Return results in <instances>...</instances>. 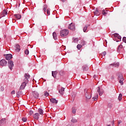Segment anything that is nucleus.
Here are the masks:
<instances>
[{
	"instance_id": "nucleus-1",
	"label": "nucleus",
	"mask_w": 126,
	"mask_h": 126,
	"mask_svg": "<svg viewBox=\"0 0 126 126\" xmlns=\"http://www.w3.org/2000/svg\"><path fill=\"white\" fill-rule=\"evenodd\" d=\"M25 78L24 79L23 82L20 87V89L21 90H23L25 88V86L28 83L29 80H28L30 78V75L28 73H25L24 75Z\"/></svg>"
},
{
	"instance_id": "nucleus-2",
	"label": "nucleus",
	"mask_w": 126,
	"mask_h": 126,
	"mask_svg": "<svg viewBox=\"0 0 126 126\" xmlns=\"http://www.w3.org/2000/svg\"><path fill=\"white\" fill-rule=\"evenodd\" d=\"M69 31L67 29L63 30L60 32V35L61 37H66L68 35Z\"/></svg>"
},
{
	"instance_id": "nucleus-3",
	"label": "nucleus",
	"mask_w": 126,
	"mask_h": 126,
	"mask_svg": "<svg viewBox=\"0 0 126 126\" xmlns=\"http://www.w3.org/2000/svg\"><path fill=\"white\" fill-rule=\"evenodd\" d=\"M118 79L121 85H124V76H123V74H120L118 76Z\"/></svg>"
},
{
	"instance_id": "nucleus-4",
	"label": "nucleus",
	"mask_w": 126,
	"mask_h": 126,
	"mask_svg": "<svg viewBox=\"0 0 126 126\" xmlns=\"http://www.w3.org/2000/svg\"><path fill=\"white\" fill-rule=\"evenodd\" d=\"M85 91V96L87 99L91 98V94H90V92L86 89L84 90Z\"/></svg>"
},
{
	"instance_id": "nucleus-5",
	"label": "nucleus",
	"mask_w": 126,
	"mask_h": 126,
	"mask_svg": "<svg viewBox=\"0 0 126 126\" xmlns=\"http://www.w3.org/2000/svg\"><path fill=\"white\" fill-rule=\"evenodd\" d=\"M8 65L9 68L11 70H12V68L13 66H14V64L13 63V61L10 60L8 62Z\"/></svg>"
},
{
	"instance_id": "nucleus-6",
	"label": "nucleus",
	"mask_w": 126,
	"mask_h": 126,
	"mask_svg": "<svg viewBox=\"0 0 126 126\" xmlns=\"http://www.w3.org/2000/svg\"><path fill=\"white\" fill-rule=\"evenodd\" d=\"M7 64V62L5 60L3 59L0 61V65L1 66H5Z\"/></svg>"
},
{
	"instance_id": "nucleus-7",
	"label": "nucleus",
	"mask_w": 126,
	"mask_h": 126,
	"mask_svg": "<svg viewBox=\"0 0 126 126\" xmlns=\"http://www.w3.org/2000/svg\"><path fill=\"white\" fill-rule=\"evenodd\" d=\"M68 29L70 30H72V31H74L75 30V25L74 24L71 23L68 27Z\"/></svg>"
},
{
	"instance_id": "nucleus-8",
	"label": "nucleus",
	"mask_w": 126,
	"mask_h": 126,
	"mask_svg": "<svg viewBox=\"0 0 126 126\" xmlns=\"http://www.w3.org/2000/svg\"><path fill=\"white\" fill-rule=\"evenodd\" d=\"M97 92L98 93L99 96H102L104 93V90L100 89V87L97 88Z\"/></svg>"
},
{
	"instance_id": "nucleus-9",
	"label": "nucleus",
	"mask_w": 126,
	"mask_h": 126,
	"mask_svg": "<svg viewBox=\"0 0 126 126\" xmlns=\"http://www.w3.org/2000/svg\"><path fill=\"white\" fill-rule=\"evenodd\" d=\"M33 97L35 98V99H38L39 98V93L36 91H33L32 93Z\"/></svg>"
},
{
	"instance_id": "nucleus-10",
	"label": "nucleus",
	"mask_w": 126,
	"mask_h": 126,
	"mask_svg": "<svg viewBox=\"0 0 126 126\" xmlns=\"http://www.w3.org/2000/svg\"><path fill=\"white\" fill-rule=\"evenodd\" d=\"M7 15V10L6 9L3 10L2 12L1 13L0 18H1V17H4V16H5Z\"/></svg>"
},
{
	"instance_id": "nucleus-11",
	"label": "nucleus",
	"mask_w": 126,
	"mask_h": 126,
	"mask_svg": "<svg viewBox=\"0 0 126 126\" xmlns=\"http://www.w3.org/2000/svg\"><path fill=\"white\" fill-rule=\"evenodd\" d=\"M109 66H113V67H118L120 66V63H113L110 64Z\"/></svg>"
},
{
	"instance_id": "nucleus-12",
	"label": "nucleus",
	"mask_w": 126,
	"mask_h": 126,
	"mask_svg": "<svg viewBox=\"0 0 126 126\" xmlns=\"http://www.w3.org/2000/svg\"><path fill=\"white\" fill-rule=\"evenodd\" d=\"M6 119L5 118H2L0 120V126H3L4 124V123H6Z\"/></svg>"
},
{
	"instance_id": "nucleus-13",
	"label": "nucleus",
	"mask_w": 126,
	"mask_h": 126,
	"mask_svg": "<svg viewBox=\"0 0 126 126\" xmlns=\"http://www.w3.org/2000/svg\"><path fill=\"white\" fill-rule=\"evenodd\" d=\"M124 51V48H123V45H120L119 46L118 48V53H122Z\"/></svg>"
},
{
	"instance_id": "nucleus-14",
	"label": "nucleus",
	"mask_w": 126,
	"mask_h": 126,
	"mask_svg": "<svg viewBox=\"0 0 126 126\" xmlns=\"http://www.w3.org/2000/svg\"><path fill=\"white\" fill-rule=\"evenodd\" d=\"M12 59V55L11 54H7L5 56V59L8 61V60H11Z\"/></svg>"
},
{
	"instance_id": "nucleus-15",
	"label": "nucleus",
	"mask_w": 126,
	"mask_h": 126,
	"mask_svg": "<svg viewBox=\"0 0 126 126\" xmlns=\"http://www.w3.org/2000/svg\"><path fill=\"white\" fill-rule=\"evenodd\" d=\"M39 117H40V114H39V113H35L33 116V117L35 119V120H38L39 119Z\"/></svg>"
},
{
	"instance_id": "nucleus-16",
	"label": "nucleus",
	"mask_w": 126,
	"mask_h": 126,
	"mask_svg": "<svg viewBox=\"0 0 126 126\" xmlns=\"http://www.w3.org/2000/svg\"><path fill=\"white\" fill-rule=\"evenodd\" d=\"M57 74H58V71H52V75L54 78H56V77H57Z\"/></svg>"
},
{
	"instance_id": "nucleus-17",
	"label": "nucleus",
	"mask_w": 126,
	"mask_h": 126,
	"mask_svg": "<svg viewBox=\"0 0 126 126\" xmlns=\"http://www.w3.org/2000/svg\"><path fill=\"white\" fill-rule=\"evenodd\" d=\"M59 93L60 94H61V95H63L64 93V88H61V89L59 90Z\"/></svg>"
},
{
	"instance_id": "nucleus-18",
	"label": "nucleus",
	"mask_w": 126,
	"mask_h": 126,
	"mask_svg": "<svg viewBox=\"0 0 126 126\" xmlns=\"http://www.w3.org/2000/svg\"><path fill=\"white\" fill-rule=\"evenodd\" d=\"M50 101H51L53 104H58V100H57L55 98H51Z\"/></svg>"
},
{
	"instance_id": "nucleus-19",
	"label": "nucleus",
	"mask_w": 126,
	"mask_h": 126,
	"mask_svg": "<svg viewBox=\"0 0 126 126\" xmlns=\"http://www.w3.org/2000/svg\"><path fill=\"white\" fill-rule=\"evenodd\" d=\"M94 12V14L96 15L97 16L100 15L101 14V12L99 11L97 9H96L95 11Z\"/></svg>"
},
{
	"instance_id": "nucleus-20",
	"label": "nucleus",
	"mask_w": 126,
	"mask_h": 126,
	"mask_svg": "<svg viewBox=\"0 0 126 126\" xmlns=\"http://www.w3.org/2000/svg\"><path fill=\"white\" fill-rule=\"evenodd\" d=\"M15 50L16 52H19V51H20V46L19 44L16 45Z\"/></svg>"
},
{
	"instance_id": "nucleus-21",
	"label": "nucleus",
	"mask_w": 126,
	"mask_h": 126,
	"mask_svg": "<svg viewBox=\"0 0 126 126\" xmlns=\"http://www.w3.org/2000/svg\"><path fill=\"white\" fill-rule=\"evenodd\" d=\"M14 16L15 17H16V18H17V19H21V15L20 14H16Z\"/></svg>"
},
{
	"instance_id": "nucleus-22",
	"label": "nucleus",
	"mask_w": 126,
	"mask_h": 126,
	"mask_svg": "<svg viewBox=\"0 0 126 126\" xmlns=\"http://www.w3.org/2000/svg\"><path fill=\"white\" fill-rule=\"evenodd\" d=\"M16 95H17V97H18V98H19V97H20V95H22V93L21 92V91H18L16 93Z\"/></svg>"
},
{
	"instance_id": "nucleus-23",
	"label": "nucleus",
	"mask_w": 126,
	"mask_h": 126,
	"mask_svg": "<svg viewBox=\"0 0 126 126\" xmlns=\"http://www.w3.org/2000/svg\"><path fill=\"white\" fill-rule=\"evenodd\" d=\"M107 108H109V109H112L113 108V103L109 102L107 104Z\"/></svg>"
},
{
	"instance_id": "nucleus-24",
	"label": "nucleus",
	"mask_w": 126,
	"mask_h": 126,
	"mask_svg": "<svg viewBox=\"0 0 126 126\" xmlns=\"http://www.w3.org/2000/svg\"><path fill=\"white\" fill-rule=\"evenodd\" d=\"M83 69L84 71H86L87 70H88V69H89V67H88L87 65H84L83 66Z\"/></svg>"
},
{
	"instance_id": "nucleus-25",
	"label": "nucleus",
	"mask_w": 126,
	"mask_h": 126,
	"mask_svg": "<svg viewBox=\"0 0 126 126\" xmlns=\"http://www.w3.org/2000/svg\"><path fill=\"white\" fill-rule=\"evenodd\" d=\"M90 26V25H86L85 27L83 28V31L84 32H86V30H87V28Z\"/></svg>"
},
{
	"instance_id": "nucleus-26",
	"label": "nucleus",
	"mask_w": 126,
	"mask_h": 126,
	"mask_svg": "<svg viewBox=\"0 0 126 126\" xmlns=\"http://www.w3.org/2000/svg\"><path fill=\"white\" fill-rule=\"evenodd\" d=\"M102 13L103 15L106 16V15H107V14H108V11L103 10L102 12Z\"/></svg>"
},
{
	"instance_id": "nucleus-27",
	"label": "nucleus",
	"mask_w": 126,
	"mask_h": 126,
	"mask_svg": "<svg viewBox=\"0 0 126 126\" xmlns=\"http://www.w3.org/2000/svg\"><path fill=\"white\" fill-rule=\"evenodd\" d=\"M53 37L54 40H57V33H56V32L53 33Z\"/></svg>"
},
{
	"instance_id": "nucleus-28",
	"label": "nucleus",
	"mask_w": 126,
	"mask_h": 126,
	"mask_svg": "<svg viewBox=\"0 0 126 126\" xmlns=\"http://www.w3.org/2000/svg\"><path fill=\"white\" fill-rule=\"evenodd\" d=\"M38 113L40 114V115H43V109H42L41 108H39L38 109Z\"/></svg>"
},
{
	"instance_id": "nucleus-29",
	"label": "nucleus",
	"mask_w": 126,
	"mask_h": 126,
	"mask_svg": "<svg viewBox=\"0 0 126 126\" xmlns=\"http://www.w3.org/2000/svg\"><path fill=\"white\" fill-rule=\"evenodd\" d=\"M81 44L82 46H84L85 45H86V42H85L84 40H82L81 41Z\"/></svg>"
},
{
	"instance_id": "nucleus-30",
	"label": "nucleus",
	"mask_w": 126,
	"mask_h": 126,
	"mask_svg": "<svg viewBox=\"0 0 126 126\" xmlns=\"http://www.w3.org/2000/svg\"><path fill=\"white\" fill-rule=\"evenodd\" d=\"M71 122L73 123V124H75V123H77V120H76L75 119H72L71 120Z\"/></svg>"
},
{
	"instance_id": "nucleus-31",
	"label": "nucleus",
	"mask_w": 126,
	"mask_h": 126,
	"mask_svg": "<svg viewBox=\"0 0 126 126\" xmlns=\"http://www.w3.org/2000/svg\"><path fill=\"white\" fill-rule=\"evenodd\" d=\"M93 99H94V101L97 100V99H98V94H96L95 96L93 97Z\"/></svg>"
},
{
	"instance_id": "nucleus-32",
	"label": "nucleus",
	"mask_w": 126,
	"mask_h": 126,
	"mask_svg": "<svg viewBox=\"0 0 126 126\" xmlns=\"http://www.w3.org/2000/svg\"><path fill=\"white\" fill-rule=\"evenodd\" d=\"M72 113L73 114H75V113H76V109H75V108L73 107L72 108Z\"/></svg>"
},
{
	"instance_id": "nucleus-33",
	"label": "nucleus",
	"mask_w": 126,
	"mask_h": 126,
	"mask_svg": "<svg viewBox=\"0 0 126 126\" xmlns=\"http://www.w3.org/2000/svg\"><path fill=\"white\" fill-rule=\"evenodd\" d=\"M82 47V45H81V44H78L77 46V49H78V50H80Z\"/></svg>"
},
{
	"instance_id": "nucleus-34",
	"label": "nucleus",
	"mask_w": 126,
	"mask_h": 126,
	"mask_svg": "<svg viewBox=\"0 0 126 126\" xmlns=\"http://www.w3.org/2000/svg\"><path fill=\"white\" fill-rule=\"evenodd\" d=\"M122 97H123V95L122 94H120L118 96V99L119 101H121V100H122Z\"/></svg>"
},
{
	"instance_id": "nucleus-35",
	"label": "nucleus",
	"mask_w": 126,
	"mask_h": 126,
	"mask_svg": "<svg viewBox=\"0 0 126 126\" xmlns=\"http://www.w3.org/2000/svg\"><path fill=\"white\" fill-rule=\"evenodd\" d=\"M106 55H107V53L106 52V51H104L102 53V54H100V56H103V57H105Z\"/></svg>"
},
{
	"instance_id": "nucleus-36",
	"label": "nucleus",
	"mask_w": 126,
	"mask_h": 126,
	"mask_svg": "<svg viewBox=\"0 0 126 126\" xmlns=\"http://www.w3.org/2000/svg\"><path fill=\"white\" fill-rule=\"evenodd\" d=\"M47 8H48V6H47V5H44L43 8V10L44 12H46V10H47Z\"/></svg>"
},
{
	"instance_id": "nucleus-37",
	"label": "nucleus",
	"mask_w": 126,
	"mask_h": 126,
	"mask_svg": "<svg viewBox=\"0 0 126 126\" xmlns=\"http://www.w3.org/2000/svg\"><path fill=\"white\" fill-rule=\"evenodd\" d=\"M25 53L26 55H29V50H28V49H26L25 51Z\"/></svg>"
},
{
	"instance_id": "nucleus-38",
	"label": "nucleus",
	"mask_w": 126,
	"mask_h": 126,
	"mask_svg": "<svg viewBox=\"0 0 126 126\" xmlns=\"http://www.w3.org/2000/svg\"><path fill=\"white\" fill-rule=\"evenodd\" d=\"M22 120L23 121V122L25 123L26 122H27V118H23L22 119Z\"/></svg>"
},
{
	"instance_id": "nucleus-39",
	"label": "nucleus",
	"mask_w": 126,
	"mask_h": 126,
	"mask_svg": "<svg viewBox=\"0 0 126 126\" xmlns=\"http://www.w3.org/2000/svg\"><path fill=\"white\" fill-rule=\"evenodd\" d=\"M113 35L115 38H118V36H119L120 34H119V33H114Z\"/></svg>"
},
{
	"instance_id": "nucleus-40",
	"label": "nucleus",
	"mask_w": 126,
	"mask_h": 126,
	"mask_svg": "<svg viewBox=\"0 0 126 126\" xmlns=\"http://www.w3.org/2000/svg\"><path fill=\"white\" fill-rule=\"evenodd\" d=\"M44 96L48 97V96H49V93H48L47 92H45L44 93Z\"/></svg>"
},
{
	"instance_id": "nucleus-41",
	"label": "nucleus",
	"mask_w": 126,
	"mask_h": 126,
	"mask_svg": "<svg viewBox=\"0 0 126 126\" xmlns=\"http://www.w3.org/2000/svg\"><path fill=\"white\" fill-rule=\"evenodd\" d=\"M123 42H124V43H126V37H123Z\"/></svg>"
},
{
	"instance_id": "nucleus-42",
	"label": "nucleus",
	"mask_w": 126,
	"mask_h": 126,
	"mask_svg": "<svg viewBox=\"0 0 126 126\" xmlns=\"http://www.w3.org/2000/svg\"><path fill=\"white\" fill-rule=\"evenodd\" d=\"M47 13L48 15H50V9L47 10Z\"/></svg>"
},
{
	"instance_id": "nucleus-43",
	"label": "nucleus",
	"mask_w": 126,
	"mask_h": 126,
	"mask_svg": "<svg viewBox=\"0 0 126 126\" xmlns=\"http://www.w3.org/2000/svg\"><path fill=\"white\" fill-rule=\"evenodd\" d=\"M74 43H77V42H78V38H75L74 40Z\"/></svg>"
},
{
	"instance_id": "nucleus-44",
	"label": "nucleus",
	"mask_w": 126,
	"mask_h": 126,
	"mask_svg": "<svg viewBox=\"0 0 126 126\" xmlns=\"http://www.w3.org/2000/svg\"><path fill=\"white\" fill-rule=\"evenodd\" d=\"M11 94H12V95H13V94H15V91H12L11 92Z\"/></svg>"
},
{
	"instance_id": "nucleus-45",
	"label": "nucleus",
	"mask_w": 126,
	"mask_h": 126,
	"mask_svg": "<svg viewBox=\"0 0 126 126\" xmlns=\"http://www.w3.org/2000/svg\"><path fill=\"white\" fill-rule=\"evenodd\" d=\"M117 38L118 39H119V40H120V41L121 40H122V36H121L120 35L118 36Z\"/></svg>"
},
{
	"instance_id": "nucleus-46",
	"label": "nucleus",
	"mask_w": 126,
	"mask_h": 126,
	"mask_svg": "<svg viewBox=\"0 0 126 126\" xmlns=\"http://www.w3.org/2000/svg\"><path fill=\"white\" fill-rule=\"evenodd\" d=\"M33 111L32 110H31L29 112L30 115H33Z\"/></svg>"
},
{
	"instance_id": "nucleus-47",
	"label": "nucleus",
	"mask_w": 126,
	"mask_h": 126,
	"mask_svg": "<svg viewBox=\"0 0 126 126\" xmlns=\"http://www.w3.org/2000/svg\"><path fill=\"white\" fill-rule=\"evenodd\" d=\"M0 90L1 91H3L4 90V88H3V87H1Z\"/></svg>"
},
{
	"instance_id": "nucleus-48",
	"label": "nucleus",
	"mask_w": 126,
	"mask_h": 126,
	"mask_svg": "<svg viewBox=\"0 0 126 126\" xmlns=\"http://www.w3.org/2000/svg\"><path fill=\"white\" fill-rule=\"evenodd\" d=\"M63 71H61L60 72V75H63Z\"/></svg>"
},
{
	"instance_id": "nucleus-49",
	"label": "nucleus",
	"mask_w": 126,
	"mask_h": 126,
	"mask_svg": "<svg viewBox=\"0 0 126 126\" xmlns=\"http://www.w3.org/2000/svg\"><path fill=\"white\" fill-rule=\"evenodd\" d=\"M61 1H63V2H64L66 0H61Z\"/></svg>"
},
{
	"instance_id": "nucleus-50",
	"label": "nucleus",
	"mask_w": 126,
	"mask_h": 126,
	"mask_svg": "<svg viewBox=\"0 0 126 126\" xmlns=\"http://www.w3.org/2000/svg\"><path fill=\"white\" fill-rule=\"evenodd\" d=\"M121 124V122H118V125H120Z\"/></svg>"
},
{
	"instance_id": "nucleus-51",
	"label": "nucleus",
	"mask_w": 126,
	"mask_h": 126,
	"mask_svg": "<svg viewBox=\"0 0 126 126\" xmlns=\"http://www.w3.org/2000/svg\"><path fill=\"white\" fill-rule=\"evenodd\" d=\"M107 126H111V125H107Z\"/></svg>"
},
{
	"instance_id": "nucleus-52",
	"label": "nucleus",
	"mask_w": 126,
	"mask_h": 126,
	"mask_svg": "<svg viewBox=\"0 0 126 126\" xmlns=\"http://www.w3.org/2000/svg\"><path fill=\"white\" fill-rule=\"evenodd\" d=\"M120 41H118L117 42H119Z\"/></svg>"
},
{
	"instance_id": "nucleus-53",
	"label": "nucleus",
	"mask_w": 126,
	"mask_h": 126,
	"mask_svg": "<svg viewBox=\"0 0 126 126\" xmlns=\"http://www.w3.org/2000/svg\"><path fill=\"white\" fill-rule=\"evenodd\" d=\"M114 124H113V126H114Z\"/></svg>"
}]
</instances>
